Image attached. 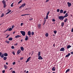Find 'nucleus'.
Masks as SVG:
<instances>
[{
	"instance_id": "1",
	"label": "nucleus",
	"mask_w": 73,
	"mask_h": 73,
	"mask_svg": "<svg viewBox=\"0 0 73 73\" xmlns=\"http://www.w3.org/2000/svg\"><path fill=\"white\" fill-rule=\"evenodd\" d=\"M2 3L4 5L3 8H5V7H6V6H7V5H6V4H5L6 3V1H5V0H3L2 1Z\"/></svg>"
},
{
	"instance_id": "2",
	"label": "nucleus",
	"mask_w": 73,
	"mask_h": 73,
	"mask_svg": "<svg viewBox=\"0 0 73 73\" xmlns=\"http://www.w3.org/2000/svg\"><path fill=\"white\" fill-rule=\"evenodd\" d=\"M64 17L63 16H60L58 17V18L59 20H63L64 19Z\"/></svg>"
},
{
	"instance_id": "3",
	"label": "nucleus",
	"mask_w": 73,
	"mask_h": 73,
	"mask_svg": "<svg viewBox=\"0 0 73 73\" xmlns=\"http://www.w3.org/2000/svg\"><path fill=\"white\" fill-rule=\"evenodd\" d=\"M20 32L21 33L23 36H24L25 35V33H26L25 32L23 31H20Z\"/></svg>"
},
{
	"instance_id": "4",
	"label": "nucleus",
	"mask_w": 73,
	"mask_h": 73,
	"mask_svg": "<svg viewBox=\"0 0 73 73\" xmlns=\"http://www.w3.org/2000/svg\"><path fill=\"white\" fill-rule=\"evenodd\" d=\"M60 51H62V52H64V51H65V48L64 47L60 49Z\"/></svg>"
},
{
	"instance_id": "5",
	"label": "nucleus",
	"mask_w": 73,
	"mask_h": 73,
	"mask_svg": "<svg viewBox=\"0 0 73 73\" xmlns=\"http://www.w3.org/2000/svg\"><path fill=\"white\" fill-rule=\"evenodd\" d=\"M31 57H29V58H27V61H26V62L27 63V62H28L29 61V60H30V59H31Z\"/></svg>"
},
{
	"instance_id": "6",
	"label": "nucleus",
	"mask_w": 73,
	"mask_h": 73,
	"mask_svg": "<svg viewBox=\"0 0 73 73\" xmlns=\"http://www.w3.org/2000/svg\"><path fill=\"white\" fill-rule=\"evenodd\" d=\"M38 60H42V59H43V58L41 57V56H38Z\"/></svg>"
},
{
	"instance_id": "7",
	"label": "nucleus",
	"mask_w": 73,
	"mask_h": 73,
	"mask_svg": "<svg viewBox=\"0 0 73 73\" xmlns=\"http://www.w3.org/2000/svg\"><path fill=\"white\" fill-rule=\"evenodd\" d=\"M67 4H68V7H70V6H72V4L69 2H67Z\"/></svg>"
},
{
	"instance_id": "8",
	"label": "nucleus",
	"mask_w": 73,
	"mask_h": 73,
	"mask_svg": "<svg viewBox=\"0 0 73 73\" xmlns=\"http://www.w3.org/2000/svg\"><path fill=\"white\" fill-rule=\"evenodd\" d=\"M20 53H21V50H18V51L17 52V55H18V54H20Z\"/></svg>"
},
{
	"instance_id": "9",
	"label": "nucleus",
	"mask_w": 73,
	"mask_h": 73,
	"mask_svg": "<svg viewBox=\"0 0 73 73\" xmlns=\"http://www.w3.org/2000/svg\"><path fill=\"white\" fill-rule=\"evenodd\" d=\"M29 38V37H28V36H27V35H26V37L25 38V40L26 41H27V40H28Z\"/></svg>"
},
{
	"instance_id": "10",
	"label": "nucleus",
	"mask_w": 73,
	"mask_h": 73,
	"mask_svg": "<svg viewBox=\"0 0 73 73\" xmlns=\"http://www.w3.org/2000/svg\"><path fill=\"white\" fill-rule=\"evenodd\" d=\"M68 16V13H66L64 16V17H66Z\"/></svg>"
},
{
	"instance_id": "11",
	"label": "nucleus",
	"mask_w": 73,
	"mask_h": 73,
	"mask_svg": "<svg viewBox=\"0 0 73 73\" xmlns=\"http://www.w3.org/2000/svg\"><path fill=\"white\" fill-rule=\"evenodd\" d=\"M3 55H4V56L7 57V56H8V54L7 53H4L3 54Z\"/></svg>"
},
{
	"instance_id": "12",
	"label": "nucleus",
	"mask_w": 73,
	"mask_h": 73,
	"mask_svg": "<svg viewBox=\"0 0 73 73\" xmlns=\"http://www.w3.org/2000/svg\"><path fill=\"white\" fill-rule=\"evenodd\" d=\"M15 38H18V37H21V36L19 35H18L17 36H16L15 37Z\"/></svg>"
},
{
	"instance_id": "13",
	"label": "nucleus",
	"mask_w": 73,
	"mask_h": 73,
	"mask_svg": "<svg viewBox=\"0 0 73 73\" xmlns=\"http://www.w3.org/2000/svg\"><path fill=\"white\" fill-rule=\"evenodd\" d=\"M27 35H29V36H30V35H31V31H28L27 33Z\"/></svg>"
},
{
	"instance_id": "14",
	"label": "nucleus",
	"mask_w": 73,
	"mask_h": 73,
	"mask_svg": "<svg viewBox=\"0 0 73 73\" xmlns=\"http://www.w3.org/2000/svg\"><path fill=\"white\" fill-rule=\"evenodd\" d=\"M52 70L53 71H55L56 70V68H55V67H54L52 68Z\"/></svg>"
},
{
	"instance_id": "15",
	"label": "nucleus",
	"mask_w": 73,
	"mask_h": 73,
	"mask_svg": "<svg viewBox=\"0 0 73 73\" xmlns=\"http://www.w3.org/2000/svg\"><path fill=\"white\" fill-rule=\"evenodd\" d=\"M70 55V53H69L65 57H69Z\"/></svg>"
},
{
	"instance_id": "16",
	"label": "nucleus",
	"mask_w": 73,
	"mask_h": 73,
	"mask_svg": "<svg viewBox=\"0 0 73 73\" xmlns=\"http://www.w3.org/2000/svg\"><path fill=\"white\" fill-rule=\"evenodd\" d=\"M27 15H30V14H24L21 15V16H27Z\"/></svg>"
},
{
	"instance_id": "17",
	"label": "nucleus",
	"mask_w": 73,
	"mask_h": 73,
	"mask_svg": "<svg viewBox=\"0 0 73 73\" xmlns=\"http://www.w3.org/2000/svg\"><path fill=\"white\" fill-rule=\"evenodd\" d=\"M26 5V4L25 3H24L21 6L22 7H25Z\"/></svg>"
},
{
	"instance_id": "18",
	"label": "nucleus",
	"mask_w": 73,
	"mask_h": 73,
	"mask_svg": "<svg viewBox=\"0 0 73 73\" xmlns=\"http://www.w3.org/2000/svg\"><path fill=\"white\" fill-rule=\"evenodd\" d=\"M4 67L5 69H7L8 68V67L5 65H4Z\"/></svg>"
},
{
	"instance_id": "19",
	"label": "nucleus",
	"mask_w": 73,
	"mask_h": 73,
	"mask_svg": "<svg viewBox=\"0 0 73 73\" xmlns=\"http://www.w3.org/2000/svg\"><path fill=\"white\" fill-rule=\"evenodd\" d=\"M70 47H72V46L70 45H68L67 46V49H69L70 48Z\"/></svg>"
},
{
	"instance_id": "20",
	"label": "nucleus",
	"mask_w": 73,
	"mask_h": 73,
	"mask_svg": "<svg viewBox=\"0 0 73 73\" xmlns=\"http://www.w3.org/2000/svg\"><path fill=\"white\" fill-rule=\"evenodd\" d=\"M41 55V52L40 51H39L38 52V56H40Z\"/></svg>"
},
{
	"instance_id": "21",
	"label": "nucleus",
	"mask_w": 73,
	"mask_h": 73,
	"mask_svg": "<svg viewBox=\"0 0 73 73\" xmlns=\"http://www.w3.org/2000/svg\"><path fill=\"white\" fill-rule=\"evenodd\" d=\"M1 56V58H3V57H4V54H1V56Z\"/></svg>"
},
{
	"instance_id": "22",
	"label": "nucleus",
	"mask_w": 73,
	"mask_h": 73,
	"mask_svg": "<svg viewBox=\"0 0 73 73\" xmlns=\"http://www.w3.org/2000/svg\"><path fill=\"white\" fill-rule=\"evenodd\" d=\"M21 49L22 51L24 50V47H21Z\"/></svg>"
},
{
	"instance_id": "23",
	"label": "nucleus",
	"mask_w": 73,
	"mask_h": 73,
	"mask_svg": "<svg viewBox=\"0 0 73 73\" xmlns=\"http://www.w3.org/2000/svg\"><path fill=\"white\" fill-rule=\"evenodd\" d=\"M13 40V38L12 37H10L9 39V41H12Z\"/></svg>"
},
{
	"instance_id": "24",
	"label": "nucleus",
	"mask_w": 73,
	"mask_h": 73,
	"mask_svg": "<svg viewBox=\"0 0 73 73\" xmlns=\"http://www.w3.org/2000/svg\"><path fill=\"white\" fill-rule=\"evenodd\" d=\"M67 21H68V19L66 18H65L64 21V23H66V22H67Z\"/></svg>"
},
{
	"instance_id": "25",
	"label": "nucleus",
	"mask_w": 73,
	"mask_h": 73,
	"mask_svg": "<svg viewBox=\"0 0 73 73\" xmlns=\"http://www.w3.org/2000/svg\"><path fill=\"white\" fill-rule=\"evenodd\" d=\"M63 13V10L61 9L60 11V13Z\"/></svg>"
},
{
	"instance_id": "26",
	"label": "nucleus",
	"mask_w": 73,
	"mask_h": 73,
	"mask_svg": "<svg viewBox=\"0 0 73 73\" xmlns=\"http://www.w3.org/2000/svg\"><path fill=\"white\" fill-rule=\"evenodd\" d=\"M3 59L4 60H6L7 59V57H3Z\"/></svg>"
},
{
	"instance_id": "27",
	"label": "nucleus",
	"mask_w": 73,
	"mask_h": 73,
	"mask_svg": "<svg viewBox=\"0 0 73 73\" xmlns=\"http://www.w3.org/2000/svg\"><path fill=\"white\" fill-rule=\"evenodd\" d=\"M12 30V29L11 28H10L8 30V31H11Z\"/></svg>"
},
{
	"instance_id": "28",
	"label": "nucleus",
	"mask_w": 73,
	"mask_h": 73,
	"mask_svg": "<svg viewBox=\"0 0 73 73\" xmlns=\"http://www.w3.org/2000/svg\"><path fill=\"white\" fill-rule=\"evenodd\" d=\"M11 12V10L9 11L8 12L6 13V15H8V13H9Z\"/></svg>"
},
{
	"instance_id": "29",
	"label": "nucleus",
	"mask_w": 73,
	"mask_h": 73,
	"mask_svg": "<svg viewBox=\"0 0 73 73\" xmlns=\"http://www.w3.org/2000/svg\"><path fill=\"white\" fill-rule=\"evenodd\" d=\"M61 26L62 27H64V22H62L61 23Z\"/></svg>"
},
{
	"instance_id": "30",
	"label": "nucleus",
	"mask_w": 73,
	"mask_h": 73,
	"mask_svg": "<svg viewBox=\"0 0 73 73\" xmlns=\"http://www.w3.org/2000/svg\"><path fill=\"white\" fill-rule=\"evenodd\" d=\"M38 28L41 27V24H39V25H38Z\"/></svg>"
},
{
	"instance_id": "31",
	"label": "nucleus",
	"mask_w": 73,
	"mask_h": 73,
	"mask_svg": "<svg viewBox=\"0 0 73 73\" xmlns=\"http://www.w3.org/2000/svg\"><path fill=\"white\" fill-rule=\"evenodd\" d=\"M45 35L46 37H48V33H46L45 34Z\"/></svg>"
},
{
	"instance_id": "32",
	"label": "nucleus",
	"mask_w": 73,
	"mask_h": 73,
	"mask_svg": "<svg viewBox=\"0 0 73 73\" xmlns=\"http://www.w3.org/2000/svg\"><path fill=\"white\" fill-rule=\"evenodd\" d=\"M5 42L7 43V44H9L10 42L9 41L6 40L5 41Z\"/></svg>"
},
{
	"instance_id": "33",
	"label": "nucleus",
	"mask_w": 73,
	"mask_h": 73,
	"mask_svg": "<svg viewBox=\"0 0 73 73\" xmlns=\"http://www.w3.org/2000/svg\"><path fill=\"white\" fill-rule=\"evenodd\" d=\"M69 70H70L69 69H67V70H66V73H67V72H69Z\"/></svg>"
},
{
	"instance_id": "34",
	"label": "nucleus",
	"mask_w": 73,
	"mask_h": 73,
	"mask_svg": "<svg viewBox=\"0 0 73 73\" xmlns=\"http://www.w3.org/2000/svg\"><path fill=\"white\" fill-rule=\"evenodd\" d=\"M34 32L32 31V33H31V35H32V36H33V35H34Z\"/></svg>"
},
{
	"instance_id": "35",
	"label": "nucleus",
	"mask_w": 73,
	"mask_h": 73,
	"mask_svg": "<svg viewBox=\"0 0 73 73\" xmlns=\"http://www.w3.org/2000/svg\"><path fill=\"white\" fill-rule=\"evenodd\" d=\"M22 2V0H21L18 2V4H20Z\"/></svg>"
},
{
	"instance_id": "36",
	"label": "nucleus",
	"mask_w": 73,
	"mask_h": 73,
	"mask_svg": "<svg viewBox=\"0 0 73 73\" xmlns=\"http://www.w3.org/2000/svg\"><path fill=\"white\" fill-rule=\"evenodd\" d=\"M49 14V11H48V12H47V13H46V15L48 16Z\"/></svg>"
},
{
	"instance_id": "37",
	"label": "nucleus",
	"mask_w": 73,
	"mask_h": 73,
	"mask_svg": "<svg viewBox=\"0 0 73 73\" xmlns=\"http://www.w3.org/2000/svg\"><path fill=\"white\" fill-rule=\"evenodd\" d=\"M13 3H12V4L11 5V7H13Z\"/></svg>"
},
{
	"instance_id": "38",
	"label": "nucleus",
	"mask_w": 73,
	"mask_h": 73,
	"mask_svg": "<svg viewBox=\"0 0 73 73\" xmlns=\"http://www.w3.org/2000/svg\"><path fill=\"white\" fill-rule=\"evenodd\" d=\"M11 48H12V49H15V47H14V46H11Z\"/></svg>"
},
{
	"instance_id": "39",
	"label": "nucleus",
	"mask_w": 73,
	"mask_h": 73,
	"mask_svg": "<svg viewBox=\"0 0 73 73\" xmlns=\"http://www.w3.org/2000/svg\"><path fill=\"white\" fill-rule=\"evenodd\" d=\"M48 15H46V19H48Z\"/></svg>"
},
{
	"instance_id": "40",
	"label": "nucleus",
	"mask_w": 73,
	"mask_h": 73,
	"mask_svg": "<svg viewBox=\"0 0 73 73\" xmlns=\"http://www.w3.org/2000/svg\"><path fill=\"white\" fill-rule=\"evenodd\" d=\"M4 16V14H2V15L1 16V17H3Z\"/></svg>"
},
{
	"instance_id": "41",
	"label": "nucleus",
	"mask_w": 73,
	"mask_h": 73,
	"mask_svg": "<svg viewBox=\"0 0 73 73\" xmlns=\"http://www.w3.org/2000/svg\"><path fill=\"white\" fill-rule=\"evenodd\" d=\"M44 23H46V20L45 19V18H44Z\"/></svg>"
},
{
	"instance_id": "42",
	"label": "nucleus",
	"mask_w": 73,
	"mask_h": 73,
	"mask_svg": "<svg viewBox=\"0 0 73 73\" xmlns=\"http://www.w3.org/2000/svg\"><path fill=\"white\" fill-rule=\"evenodd\" d=\"M54 34H56V33H57L56 31H54Z\"/></svg>"
},
{
	"instance_id": "43",
	"label": "nucleus",
	"mask_w": 73,
	"mask_h": 73,
	"mask_svg": "<svg viewBox=\"0 0 73 73\" xmlns=\"http://www.w3.org/2000/svg\"><path fill=\"white\" fill-rule=\"evenodd\" d=\"M57 11L58 12H60V9H57Z\"/></svg>"
},
{
	"instance_id": "44",
	"label": "nucleus",
	"mask_w": 73,
	"mask_h": 73,
	"mask_svg": "<svg viewBox=\"0 0 73 73\" xmlns=\"http://www.w3.org/2000/svg\"><path fill=\"white\" fill-rule=\"evenodd\" d=\"M18 44V43H17L16 44H15L14 45H15V46H17V45Z\"/></svg>"
},
{
	"instance_id": "45",
	"label": "nucleus",
	"mask_w": 73,
	"mask_h": 73,
	"mask_svg": "<svg viewBox=\"0 0 73 73\" xmlns=\"http://www.w3.org/2000/svg\"><path fill=\"white\" fill-rule=\"evenodd\" d=\"M15 27V25H13L12 26V29H13V28H14V27Z\"/></svg>"
},
{
	"instance_id": "46",
	"label": "nucleus",
	"mask_w": 73,
	"mask_h": 73,
	"mask_svg": "<svg viewBox=\"0 0 73 73\" xmlns=\"http://www.w3.org/2000/svg\"><path fill=\"white\" fill-rule=\"evenodd\" d=\"M33 20V18H31L30 19H29V20L30 21H31V20Z\"/></svg>"
},
{
	"instance_id": "47",
	"label": "nucleus",
	"mask_w": 73,
	"mask_h": 73,
	"mask_svg": "<svg viewBox=\"0 0 73 73\" xmlns=\"http://www.w3.org/2000/svg\"><path fill=\"white\" fill-rule=\"evenodd\" d=\"M66 11H64V12H63L64 14H65V13H66Z\"/></svg>"
},
{
	"instance_id": "48",
	"label": "nucleus",
	"mask_w": 73,
	"mask_h": 73,
	"mask_svg": "<svg viewBox=\"0 0 73 73\" xmlns=\"http://www.w3.org/2000/svg\"><path fill=\"white\" fill-rule=\"evenodd\" d=\"M5 70H3L2 71V72H3V73H5Z\"/></svg>"
},
{
	"instance_id": "49",
	"label": "nucleus",
	"mask_w": 73,
	"mask_h": 73,
	"mask_svg": "<svg viewBox=\"0 0 73 73\" xmlns=\"http://www.w3.org/2000/svg\"><path fill=\"white\" fill-rule=\"evenodd\" d=\"M23 24H24L23 23H21V26H23Z\"/></svg>"
},
{
	"instance_id": "50",
	"label": "nucleus",
	"mask_w": 73,
	"mask_h": 73,
	"mask_svg": "<svg viewBox=\"0 0 73 73\" xmlns=\"http://www.w3.org/2000/svg\"><path fill=\"white\" fill-rule=\"evenodd\" d=\"M21 8H23V7H22V6L21 5V6H20L19 7V9H20Z\"/></svg>"
},
{
	"instance_id": "51",
	"label": "nucleus",
	"mask_w": 73,
	"mask_h": 73,
	"mask_svg": "<svg viewBox=\"0 0 73 73\" xmlns=\"http://www.w3.org/2000/svg\"><path fill=\"white\" fill-rule=\"evenodd\" d=\"M13 54L14 55H15V53L13 52Z\"/></svg>"
},
{
	"instance_id": "52",
	"label": "nucleus",
	"mask_w": 73,
	"mask_h": 73,
	"mask_svg": "<svg viewBox=\"0 0 73 73\" xmlns=\"http://www.w3.org/2000/svg\"><path fill=\"white\" fill-rule=\"evenodd\" d=\"M55 43H54L53 44V46L54 47H55Z\"/></svg>"
},
{
	"instance_id": "53",
	"label": "nucleus",
	"mask_w": 73,
	"mask_h": 73,
	"mask_svg": "<svg viewBox=\"0 0 73 73\" xmlns=\"http://www.w3.org/2000/svg\"><path fill=\"white\" fill-rule=\"evenodd\" d=\"M15 62H14L13 63V65H15Z\"/></svg>"
},
{
	"instance_id": "54",
	"label": "nucleus",
	"mask_w": 73,
	"mask_h": 73,
	"mask_svg": "<svg viewBox=\"0 0 73 73\" xmlns=\"http://www.w3.org/2000/svg\"><path fill=\"white\" fill-rule=\"evenodd\" d=\"M52 21H55V19H53Z\"/></svg>"
},
{
	"instance_id": "55",
	"label": "nucleus",
	"mask_w": 73,
	"mask_h": 73,
	"mask_svg": "<svg viewBox=\"0 0 73 73\" xmlns=\"http://www.w3.org/2000/svg\"><path fill=\"white\" fill-rule=\"evenodd\" d=\"M12 73H16L15 72V71H12Z\"/></svg>"
},
{
	"instance_id": "56",
	"label": "nucleus",
	"mask_w": 73,
	"mask_h": 73,
	"mask_svg": "<svg viewBox=\"0 0 73 73\" xmlns=\"http://www.w3.org/2000/svg\"><path fill=\"white\" fill-rule=\"evenodd\" d=\"M71 32H73V28L71 30Z\"/></svg>"
},
{
	"instance_id": "57",
	"label": "nucleus",
	"mask_w": 73,
	"mask_h": 73,
	"mask_svg": "<svg viewBox=\"0 0 73 73\" xmlns=\"http://www.w3.org/2000/svg\"><path fill=\"white\" fill-rule=\"evenodd\" d=\"M9 35L7 36L6 38H8L9 37Z\"/></svg>"
},
{
	"instance_id": "58",
	"label": "nucleus",
	"mask_w": 73,
	"mask_h": 73,
	"mask_svg": "<svg viewBox=\"0 0 73 73\" xmlns=\"http://www.w3.org/2000/svg\"><path fill=\"white\" fill-rule=\"evenodd\" d=\"M49 1L48 0H46V2L47 3V2H48Z\"/></svg>"
},
{
	"instance_id": "59",
	"label": "nucleus",
	"mask_w": 73,
	"mask_h": 73,
	"mask_svg": "<svg viewBox=\"0 0 73 73\" xmlns=\"http://www.w3.org/2000/svg\"><path fill=\"white\" fill-rule=\"evenodd\" d=\"M13 69V68H11L9 70H12Z\"/></svg>"
},
{
	"instance_id": "60",
	"label": "nucleus",
	"mask_w": 73,
	"mask_h": 73,
	"mask_svg": "<svg viewBox=\"0 0 73 73\" xmlns=\"http://www.w3.org/2000/svg\"><path fill=\"white\" fill-rule=\"evenodd\" d=\"M8 31V29H7V30H6L5 31V32H7V31Z\"/></svg>"
},
{
	"instance_id": "61",
	"label": "nucleus",
	"mask_w": 73,
	"mask_h": 73,
	"mask_svg": "<svg viewBox=\"0 0 73 73\" xmlns=\"http://www.w3.org/2000/svg\"><path fill=\"white\" fill-rule=\"evenodd\" d=\"M71 53L72 54H73V52H71Z\"/></svg>"
},
{
	"instance_id": "62",
	"label": "nucleus",
	"mask_w": 73,
	"mask_h": 73,
	"mask_svg": "<svg viewBox=\"0 0 73 73\" xmlns=\"http://www.w3.org/2000/svg\"><path fill=\"white\" fill-rule=\"evenodd\" d=\"M26 71H26V70H25L24 71V73H25L26 72Z\"/></svg>"
},
{
	"instance_id": "63",
	"label": "nucleus",
	"mask_w": 73,
	"mask_h": 73,
	"mask_svg": "<svg viewBox=\"0 0 73 73\" xmlns=\"http://www.w3.org/2000/svg\"><path fill=\"white\" fill-rule=\"evenodd\" d=\"M29 72V71H27V72H26L25 73H28Z\"/></svg>"
},
{
	"instance_id": "64",
	"label": "nucleus",
	"mask_w": 73,
	"mask_h": 73,
	"mask_svg": "<svg viewBox=\"0 0 73 73\" xmlns=\"http://www.w3.org/2000/svg\"><path fill=\"white\" fill-rule=\"evenodd\" d=\"M6 65H8V62H6Z\"/></svg>"
}]
</instances>
